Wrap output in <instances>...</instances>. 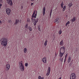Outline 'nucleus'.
I'll list each match as a JSON object with an SVG mask.
<instances>
[{
	"label": "nucleus",
	"instance_id": "f257e3e1",
	"mask_svg": "<svg viewBox=\"0 0 79 79\" xmlns=\"http://www.w3.org/2000/svg\"><path fill=\"white\" fill-rule=\"evenodd\" d=\"M37 11H35L32 16L31 20L32 22H34L33 24L34 26H35L38 22V18H36L35 19L36 16H37Z\"/></svg>",
	"mask_w": 79,
	"mask_h": 79
},
{
	"label": "nucleus",
	"instance_id": "f03ea898",
	"mask_svg": "<svg viewBox=\"0 0 79 79\" xmlns=\"http://www.w3.org/2000/svg\"><path fill=\"white\" fill-rule=\"evenodd\" d=\"M8 42V38H3L0 39V42L1 44L4 47L6 46Z\"/></svg>",
	"mask_w": 79,
	"mask_h": 79
},
{
	"label": "nucleus",
	"instance_id": "7ed1b4c3",
	"mask_svg": "<svg viewBox=\"0 0 79 79\" xmlns=\"http://www.w3.org/2000/svg\"><path fill=\"white\" fill-rule=\"evenodd\" d=\"M19 68L21 71H24V67L23 64V61H21V62L19 63Z\"/></svg>",
	"mask_w": 79,
	"mask_h": 79
},
{
	"label": "nucleus",
	"instance_id": "20e7f679",
	"mask_svg": "<svg viewBox=\"0 0 79 79\" xmlns=\"http://www.w3.org/2000/svg\"><path fill=\"white\" fill-rule=\"evenodd\" d=\"M60 52H65V50H66V49L64 47V46H63L61 47L60 48Z\"/></svg>",
	"mask_w": 79,
	"mask_h": 79
},
{
	"label": "nucleus",
	"instance_id": "39448f33",
	"mask_svg": "<svg viewBox=\"0 0 79 79\" xmlns=\"http://www.w3.org/2000/svg\"><path fill=\"white\" fill-rule=\"evenodd\" d=\"M7 3L10 5V6L13 5V2H12V0H6Z\"/></svg>",
	"mask_w": 79,
	"mask_h": 79
},
{
	"label": "nucleus",
	"instance_id": "423d86ee",
	"mask_svg": "<svg viewBox=\"0 0 79 79\" xmlns=\"http://www.w3.org/2000/svg\"><path fill=\"white\" fill-rule=\"evenodd\" d=\"M70 77H71L72 78H73L74 79H76V75L75 73H72L70 75Z\"/></svg>",
	"mask_w": 79,
	"mask_h": 79
},
{
	"label": "nucleus",
	"instance_id": "0eeeda50",
	"mask_svg": "<svg viewBox=\"0 0 79 79\" xmlns=\"http://www.w3.org/2000/svg\"><path fill=\"white\" fill-rule=\"evenodd\" d=\"M6 13L8 15H10L11 13V10L10 9H6Z\"/></svg>",
	"mask_w": 79,
	"mask_h": 79
},
{
	"label": "nucleus",
	"instance_id": "6e6552de",
	"mask_svg": "<svg viewBox=\"0 0 79 79\" xmlns=\"http://www.w3.org/2000/svg\"><path fill=\"white\" fill-rule=\"evenodd\" d=\"M50 67H48V70L46 73V76H48L50 74Z\"/></svg>",
	"mask_w": 79,
	"mask_h": 79
},
{
	"label": "nucleus",
	"instance_id": "1a4fd4ad",
	"mask_svg": "<svg viewBox=\"0 0 79 79\" xmlns=\"http://www.w3.org/2000/svg\"><path fill=\"white\" fill-rule=\"evenodd\" d=\"M42 61H43V63H46L47 60L46 59V57H44L42 59Z\"/></svg>",
	"mask_w": 79,
	"mask_h": 79
},
{
	"label": "nucleus",
	"instance_id": "9d476101",
	"mask_svg": "<svg viewBox=\"0 0 79 79\" xmlns=\"http://www.w3.org/2000/svg\"><path fill=\"white\" fill-rule=\"evenodd\" d=\"M42 13L43 15H45V7H43Z\"/></svg>",
	"mask_w": 79,
	"mask_h": 79
},
{
	"label": "nucleus",
	"instance_id": "9b49d317",
	"mask_svg": "<svg viewBox=\"0 0 79 79\" xmlns=\"http://www.w3.org/2000/svg\"><path fill=\"white\" fill-rule=\"evenodd\" d=\"M10 67V64H7L6 65V68L7 69L6 70H7V71H8V70H9Z\"/></svg>",
	"mask_w": 79,
	"mask_h": 79
},
{
	"label": "nucleus",
	"instance_id": "f8f14e48",
	"mask_svg": "<svg viewBox=\"0 0 79 79\" xmlns=\"http://www.w3.org/2000/svg\"><path fill=\"white\" fill-rule=\"evenodd\" d=\"M63 54H64V52L61 53V52H60L59 56L60 57H62L63 56Z\"/></svg>",
	"mask_w": 79,
	"mask_h": 79
},
{
	"label": "nucleus",
	"instance_id": "ddd939ff",
	"mask_svg": "<svg viewBox=\"0 0 79 79\" xmlns=\"http://www.w3.org/2000/svg\"><path fill=\"white\" fill-rule=\"evenodd\" d=\"M76 21V17H74L71 20V21L72 22H74Z\"/></svg>",
	"mask_w": 79,
	"mask_h": 79
},
{
	"label": "nucleus",
	"instance_id": "4468645a",
	"mask_svg": "<svg viewBox=\"0 0 79 79\" xmlns=\"http://www.w3.org/2000/svg\"><path fill=\"white\" fill-rule=\"evenodd\" d=\"M23 51L25 53H26L27 52V49L26 48H24Z\"/></svg>",
	"mask_w": 79,
	"mask_h": 79
},
{
	"label": "nucleus",
	"instance_id": "2eb2a0df",
	"mask_svg": "<svg viewBox=\"0 0 79 79\" xmlns=\"http://www.w3.org/2000/svg\"><path fill=\"white\" fill-rule=\"evenodd\" d=\"M60 45H63V44H64V42H63V40H62L60 42Z\"/></svg>",
	"mask_w": 79,
	"mask_h": 79
},
{
	"label": "nucleus",
	"instance_id": "dca6fc26",
	"mask_svg": "<svg viewBox=\"0 0 79 79\" xmlns=\"http://www.w3.org/2000/svg\"><path fill=\"white\" fill-rule=\"evenodd\" d=\"M71 57H69V58L68 59V62L69 63H70V62L71 61Z\"/></svg>",
	"mask_w": 79,
	"mask_h": 79
},
{
	"label": "nucleus",
	"instance_id": "f3484780",
	"mask_svg": "<svg viewBox=\"0 0 79 79\" xmlns=\"http://www.w3.org/2000/svg\"><path fill=\"white\" fill-rule=\"evenodd\" d=\"M18 23H19V20L17 19L16 20L15 23L14 24H17Z\"/></svg>",
	"mask_w": 79,
	"mask_h": 79
},
{
	"label": "nucleus",
	"instance_id": "a211bd4d",
	"mask_svg": "<svg viewBox=\"0 0 79 79\" xmlns=\"http://www.w3.org/2000/svg\"><path fill=\"white\" fill-rule=\"evenodd\" d=\"M69 8H71V6H72V3H70L69 4Z\"/></svg>",
	"mask_w": 79,
	"mask_h": 79
},
{
	"label": "nucleus",
	"instance_id": "6ab92c4d",
	"mask_svg": "<svg viewBox=\"0 0 79 79\" xmlns=\"http://www.w3.org/2000/svg\"><path fill=\"white\" fill-rule=\"evenodd\" d=\"M64 5V4H63V2H62L61 3V6L62 8H63V5Z\"/></svg>",
	"mask_w": 79,
	"mask_h": 79
},
{
	"label": "nucleus",
	"instance_id": "aec40b11",
	"mask_svg": "<svg viewBox=\"0 0 79 79\" xmlns=\"http://www.w3.org/2000/svg\"><path fill=\"white\" fill-rule=\"evenodd\" d=\"M38 78L39 79H44V77H41V76H40Z\"/></svg>",
	"mask_w": 79,
	"mask_h": 79
},
{
	"label": "nucleus",
	"instance_id": "412c9836",
	"mask_svg": "<svg viewBox=\"0 0 79 79\" xmlns=\"http://www.w3.org/2000/svg\"><path fill=\"white\" fill-rule=\"evenodd\" d=\"M65 9H66V6H64L63 8V11H64V10H65Z\"/></svg>",
	"mask_w": 79,
	"mask_h": 79
},
{
	"label": "nucleus",
	"instance_id": "4be33fe9",
	"mask_svg": "<svg viewBox=\"0 0 79 79\" xmlns=\"http://www.w3.org/2000/svg\"><path fill=\"white\" fill-rule=\"evenodd\" d=\"M47 40H46L45 41V42H44V45L45 46H46L47 45Z\"/></svg>",
	"mask_w": 79,
	"mask_h": 79
},
{
	"label": "nucleus",
	"instance_id": "5701e85b",
	"mask_svg": "<svg viewBox=\"0 0 79 79\" xmlns=\"http://www.w3.org/2000/svg\"><path fill=\"white\" fill-rule=\"evenodd\" d=\"M60 61H61V62H62L63 61V58H60Z\"/></svg>",
	"mask_w": 79,
	"mask_h": 79
},
{
	"label": "nucleus",
	"instance_id": "b1692460",
	"mask_svg": "<svg viewBox=\"0 0 79 79\" xmlns=\"http://www.w3.org/2000/svg\"><path fill=\"white\" fill-rule=\"evenodd\" d=\"M67 56H68V53H67L65 56V59H64V62L65 61V60H66V58L67 57Z\"/></svg>",
	"mask_w": 79,
	"mask_h": 79
},
{
	"label": "nucleus",
	"instance_id": "393cba45",
	"mask_svg": "<svg viewBox=\"0 0 79 79\" xmlns=\"http://www.w3.org/2000/svg\"><path fill=\"white\" fill-rule=\"evenodd\" d=\"M38 29L39 31H41V30H40V26H39L38 27Z\"/></svg>",
	"mask_w": 79,
	"mask_h": 79
},
{
	"label": "nucleus",
	"instance_id": "a878e982",
	"mask_svg": "<svg viewBox=\"0 0 79 79\" xmlns=\"http://www.w3.org/2000/svg\"><path fill=\"white\" fill-rule=\"evenodd\" d=\"M27 23H30V19H27Z\"/></svg>",
	"mask_w": 79,
	"mask_h": 79
},
{
	"label": "nucleus",
	"instance_id": "bb28decb",
	"mask_svg": "<svg viewBox=\"0 0 79 79\" xmlns=\"http://www.w3.org/2000/svg\"><path fill=\"white\" fill-rule=\"evenodd\" d=\"M29 31H32V28H31V27H29Z\"/></svg>",
	"mask_w": 79,
	"mask_h": 79
},
{
	"label": "nucleus",
	"instance_id": "cd10ccee",
	"mask_svg": "<svg viewBox=\"0 0 79 79\" xmlns=\"http://www.w3.org/2000/svg\"><path fill=\"white\" fill-rule=\"evenodd\" d=\"M68 24H69V21H68L66 24L65 26H67V25Z\"/></svg>",
	"mask_w": 79,
	"mask_h": 79
},
{
	"label": "nucleus",
	"instance_id": "c85d7f7f",
	"mask_svg": "<svg viewBox=\"0 0 79 79\" xmlns=\"http://www.w3.org/2000/svg\"><path fill=\"white\" fill-rule=\"evenodd\" d=\"M25 65L26 67H27V66H28V64H27V63H25Z\"/></svg>",
	"mask_w": 79,
	"mask_h": 79
},
{
	"label": "nucleus",
	"instance_id": "c756f323",
	"mask_svg": "<svg viewBox=\"0 0 79 79\" xmlns=\"http://www.w3.org/2000/svg\"><path fill=\"white\" fill-rule=\"evenodd\" d=\"M52 10H51V12H50V17H51V15H52Z\"/></svg>",
	"mask_w": 79,
	"mask_h": 79
},
{
	"label": "nucleus",
	"instance_id": "7c9ffc66",
	"mask_svg": "<svg viewBox=\"0 0 79 79\" xmlns=\"http://www.w3.org/2000/svg\"><path fill=\"white\" fill-rule=\"evenodd\" d=\"M55 21H59V19L58 18H57L55 20Z\"/></svg>",
	"mask_w": 79,
	"mask_h": 79
},
{
	"label": "nucleus",
	"instance_id": "2f4dec72",
	"mask_svg": "<svg viewBox=\"0 0 79 79\" xmlns=\"http://www.w3.org/2000/svg\"><path fill=\"white\" fill-rule=\"evenodd\" d=\"M27 26H28V24H26L25 26V28H27Z\"/></svg>",
	"mask_w": 79,
	"mask_h": 79
},
{
	"label": "nucleus",
	"instance_id": "473e14b6",
	"mask_svg": "<svg viewBox=\"0 0 79 79\" xmlns=\"http://www.w3.org/2000/svg\"><path fill=\"white\" fill-rule=\"evenodd\" d=\"M61 32H62L60 30V31L59 32V34H61Z\"/></svg>",
	"mask_w": 79,
	"mask_h": 79
},
{
	"label": "nucleus",
	"instance_id": "72a5a7b5",
	"mask_svg": "<svg viewBox=\"0 0 79 79\" xmlns=\"http://www.w3.org/2000/svg\"><path fill=\"white\" fill-rule=\"evenodd\" d=\"M59 21H54V23H59Z\"/></svg>",
	"mask_w": 79,
	"mask_h": 79
},
{
	"label": "nucleus",
	"instance_id": "f704fd0d",
	"mask_svg": "<svg viewBox=\"0 0 79 79\" xmlns=\"http://www.w3.org/2000/svg\"><path fill=\"white\" fill-rule=\"evenodd\" d=\"M2 4H0V9H1V8H2Z\"/></svg>",
	"mask_w": 79,
	"mask_h": 79
},
{
	"label": "nucleus",
	"instance_id": "c9c22d12",
	"mask_svg": "<svg viewBox=\"0 0 79 79\" xmlns=\"http://www.w3.org/2000/svg\"><path fill=\"white\" fill-rule=\"evenodd\" d=\"M11 20H8V23H11Z\"/></svg>",
	"mask_w": 79,
	"mask_h": 79
},
{
	"label": "nucleus",
	"instance_id": "e433bc0d",
	"mask_svg": "<svg viewBox=\"0 0 79 79\" xmlns=\"http://www.w3.org/2000/svg\"><path fill=\"white\" fill-rule=\"evenodd\" d=\"M33 4H34V3H31V6H32V5H33Z\"/></svg>",
	"mask_w": 79,
	"mask_h": 79
},
{
	"label": "nucleus",
	"instance_id": "4c0bfd02",
	"mask_svg": "<svg viewBox=\"0 0 79 79\" xmlns=\"http://www.w3.org/2000/svg\"><path fill=\"white\" fill-rule=\"evenodd\" d=\"M76 78H71L70 77V79H75Z\"/></svg>",
	"mask_w": 79,
	"mask_h": 79
},
{
	"label": "nucleus",
	"instance_id": "58836bf2",
	"mask_svg": "<svg viewBox=\"0 0 79 79\" xmlns=\"http://www.w3.org/2000/svg\"><path fill=\"white\" fill-rule=\"evenodd\" d=\"M2 2V0H0V3H1Z\"/></svg>",
	"mask_w": 79,
	"mask_h": 79
},
{
	"label": "nucleus",
	"instance_id": "ea45409f",
	"mask_svg": "<svg viewBox=\"0 0 79 79\" xmlns=\"http://www.w3.org/2000/svg\"><path fill=\"white\" fill-rule=\"evenodd\" d=\"M58 79H61V77H60Z\"/></svg>",
	"mask_w": 79,
	"mask_h": 79
},
{
	"label": "nucleus",
	"instance_id": "a19ab883",
	"mask_svg": "<svg viewBox=\"0 0 79 79\" xmlns=\"http://www.w3.org/2000/svg\"><path fill=\"white\" fill-rule=\"evenodd\" d=\"M2 23V22L1 21V20H0V23Z\"/></svg>",
	"mask_w": 79,
	"mask_h": 79
},
{
	"label": "nucleus",
	"instance_id": "79ce46f5",
	"mask_svg": "<svg viewBox=\"0 0 79 79\" xmlns=\"http://www.w3.org/2000/svg\"><path fill=\"white\" fill-rule=\"evenodd\" d=\"M31 1H34V0H31Z\"/></svg>",
	"mask_w": 79,
	"mask_h": 79
},
{
	"label": "nucleus",
	"instance_id": "37998d69",
	"mask_svg": "<svg viewBox=\"0 0 79 79\" xmlns=\"http://www.w3.org/2000/svg\"><path fill=\"white\" fill-rule=\"evenodd\" d=\"M55 55H56H56H57L56 54H55Z\"/></svg>",
	"mask_w": 79,
	"mask_h": 79
}]
</instances>
